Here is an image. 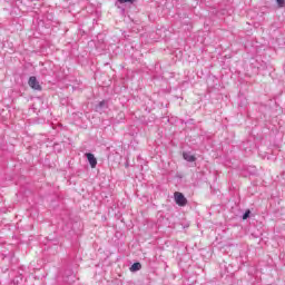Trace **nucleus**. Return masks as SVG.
Masks as SVG:
<instances>
[{
    "label": "nucleus",
    "instance_id": "obj_2",
    "mask_svg": "<svg viewBox=\"0 0 285 285\" xmlns=\"http://www.w3.org/2000/svg\"><path fill=\"white\" fill-rule=\"evenodd\" d=\"M28 83H29L30 88H32V90H41V85L37 80V77L31 76L29 78V82Z\"/></svg>",
    "mask_w": 285,
    "mask_h": 285
},
{
    "label": "nucleus",
    "instance_id": "obj_5",
    "mask_svg": "<svg viewBox=\"0 0 285 285\" xmlns=\"http://www.w3.org/2000/svg\"><path fill=\"white\" fill-rule=\"evenodd\" d=\"M130 271L132 273L137 272V271H141V263H134L130 267Z\"/></svg>",
    "mask_w": 285,
    "mask_h": 285
},
{
    "label": "nucleus",
    "instance_id": "obj_9",
    "mask_svg": "<svg viewBox=\"0 0 285 285\" xmlns=\"http://www.w3.org/2000/svg\"><path fill=\"white\" fill-rule=\"evenodd\" d=\"M250 215V210H247L244 215H243V219H248Z\"/></svg>",
    "mask_w": 285,
    "mask_h": 285
},
{
    "label": "nucleus",
    "instance_id": "obj_8",
    "mask_svg": "<svg viewBox=\"0 0 285 285\" xmlns=\"http://www.w3.org/2000/svg\"><path fill=\"white\" fill-rule=\"evenodd\" d=\"M135 0H118V3H132Z\"/></svg>",
    "mask_w": 285,
    "mask_h": 285
},
{
    "label": "nucleus",
    "instance_id": "obj_7",
    "mask_svg": "<svg viewBox=\"0 0 285 285\" xmlns=\"http://www.w3.org/2000/svg\"><path fill=\"white\" fill-rule=\"evenodd\" d=\"M278 8H284L285 0H276Z\"/></svg>",
    "mask_w": 285,
    "mask_h": 285
},
{
    "label": "nucleus",
    "instance_id": "obj_1",
    "mask_svg": "<svg viewBox=\"0 0 285 285\" xmlns=\"http://www.w3.org/2000/svg\"><path fill=\"white\" fill-rule=\"evenodd\" d=\"M174 199L178 206H186L188 204V199H186V196L184 194L176 191L174 194Z\"/></svg>",
    "mask_w": 285,
    "mask_h": 285
},
{
    "label": "nucleus",
    "instance_id": "obj_4",
    "mask_svg": "<svg viewBox=\"0 0 285 285\" xmlns=\"http://www.w3.org/2000/svg\"><path fill=\"white\" fill-rule=\"evenodd\" d=\"M183 157H184L185 161H190V163L195 161V159H196V158L193 156V154H190V153H184V154H183Z\"/></svg>",
    "mask_w": 285,
    "mask_h": 285
},
{
    "label": "nucleus",
    "instance_id": "obj_6",
    "mask_svg": "<svg viewBox=\"0 0 285 285\" xmlns=\"http://www.w3.org/2000/svg\"><path fill=\"white\" fill-rule=\"evenodd\" d=\"M102 108H108V102L106 101H100L98 107H97V110H101Z\"/></svg>",
    "mask_w": 285,
    "mask_h": 285
},
{
    "label": "nucleus",
    "instance_id": "obj_3",
    "mask_svg": "<svg viewBox=\"0 0 285 285\" xmlns=\"http://www.w3.org/2000/svg\"><path fill=\"white\" fill-rule=\"evenodd\" d=\"M86 157L91 166V168H97V158L92 154H86Z\"/></svg>",
    "mask_w": 285,
    "mask_h": 285
}]
</instances>
